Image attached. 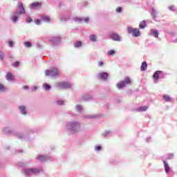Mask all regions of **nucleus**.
<instances>
[{"label":"nucleus","instance_id":"de8ad7c7","mask_svg":"<svg viewBox=\"0 0 177 177\" xmlns=\"http://www.w3.org/2000/svg\"><path fill=\"white\" fill-rule=\"evenodd\" d=\"M0 60H3V53L0 52Z\"/></svg>","mask_w":177,"mask_h":177},{"label":"nucleus","instance_id":"a211bd4d","mask_svg":"<svg viewBox=\"0 0 177 177\" xmlns=\"http://www.w3.org/2000/svg\"><path fill=\"white\" fill-rule=\"evenodd\" d=\"M41 19L42 21H44L45 23H50V21H52V19H50V17L47 15H41Z\"/></svg>","mask_w":177,"mask_h":177},{"label":"nucleus","instance_id":"09e8293b","mask_svg":"<svg viewBox=\"0 0 177 177\" xmlns=\"http://www.w3.org/2000/svg\"><path fill=\"white\" fill-rule=\"evenodd\" d=\"M37 89H38V86H35L32 88V91H33V92H35V91H37Z\"/></svg>","mask_w":177,"mask_h":177},{"label":"nucleus","instance_id":"5fc2aeb1","mask_svg":"<svg viewBox=\"0 0 177 177\" xmlns=\"http://www.w3.org/2000/svg\"><path fill=\"white\" fill-rule=\"evenodd\" d=\"M174 42L177 43V38L174 40Z\"/></svg>","mask_w":177,"mask_h":177},{"label":"nucleus","instance_id":"0eeeda50","mask_svg":"<svg viewBox=\"0 0 177 177\" xmlns=\"http://www.w3.org/2000/svg\"><path fill=\"white\" fill-rule=\"evenodd\" d=\"M72 85L70 82H62L57 84V88L58 89H70Z\"/></svg>","mask_w":177,"mask_h":177},{"label":"nucleus","instance_id":"ea45409f","mask_svg":"<svg viewBox=\"0 0 177 177\" xmlns=\"http://www.w3.org/2000/svg\"><path fill=\"white\" fill-rule=\"evenodd\" d=\"M95 150V151H100L102 150V146H96Z\"/></svg>","mask_w":177,"mask_h":177},{"label":"nucleus","instance_id":"4be33fe9","mask_svg":"<svg viewBox=\"0 0 177 177\" xmlns=\"http://www.w3.org/2000/svg\"><path fill=\"white\" fill-rule=\"evenodd\" d=\"M89 39L91 42H97V37H96V35H91L89 36Z\"/></svg>","mask_w":177,"mask_h":177},{"label":"nucleus","instance_id":"a19ab883","mask_svg":"<svg viewBox=\"0 0 177 177\" xmlns=\"http://www.w3.org/2000/svg\"><path fill=\"white\" fill-rule=\"evenodd\" d=\"M121 12H122V8L119 7L116 9V12L117 13H121Z\"/></svg>","mask_w":177,"mask_h":177},{"label":"nucleus","instance_id":"f257e3e1","mask_svg":"<svg viewBox=\"0 0 177 177\" xmlns=\"http://www.w3.org/2000/svg\"><path fill=\"white\" fill-rule=\"evenodd\" d=\"M66 129L70 133H78L81 131V122L78 121H70L66 124Z\"/></svg>","mask_w":177,"mask_h":177},{"label":"nucleus","instance_id":"6e6552de","mask_svg":"<svg viewBox=\"0 0 177 177\" xmlns=\"http://www.w3.org/2000/svg\"><path fill=\"white\" fill-rule=\"evenodd\" d=\"M130 83H131V79H129V77H126L124 78V80L118 82L116 84V86L117 88H118V89H122V88H124L125 85H128V84H130Z\"/></svg>","mask_w":177,"mask_h":177},{"label":"nucleus","instance_id":"79ce46f5","mask_svg":"<svg viewBox=\"0 0 177 177\" xmlns=\"http://www.w3.org/2000/svg\"><path fill=\"white\" fill-rule=\"evenodd\" d=\"M96 115H88L85 116V118H95Z\"/></svg>","mask_w":177,"mask_h":177},{"label":"nucleus","instance_id":"b1692460","mask_svg":"<svg viewBox=\"0 0 177 177\" xmlns=\"http://www.w3.org/2000/svg\"><path fill=\"white\" fill-rule=\"evenodd\" d=\"M43 88L45 91H50V89L52 88V86L46 83H44L43 84Z\"/></svg>","mask_w":177,"mask_h":177},{"label":"nucleus","instance_id":"a18cd8bd","mask_svg":"<svg viewBox=\"0 0 177 177\" xmlns=\"http://www.w3.org/2000/svg\"><path fill=\"white\" fill-rule=\"evenodd\" d=\"M31 21H32V19H31V17H28L26 19V23H31Z\"/></svg>","mask_w":177,"mask_h":177},{"label":"nucleus","instance_id":"dca6fc26","mask_svg":"<svg viewBox=\"0 0 177 177\" xmlns=\"http://www.w3.org/2000/svg\"><path fill=\"white\" fill-rule=\"evenodd\" d=\"M41 3L39 2H34L30 5V9L34 10V9H38L41 8Z\"/></svg>","mask_w":177,"mask_h":177},{"label":"nucleus","instance_id":"c9c22d12","mask_svg":"<svg viewBox=\"0 0 177 177\" xmlns=\"http://www.w3.org/2000/svg\"><path fill=\"white\" fill-rule=\"evenodd\" d=\"M75 110L76 111H80L81 110H82V106L80 104H77L75 106Z\"/></svg>","mask_w":177,"mask_h":177},{"label":"nucleus","instance_id":"39448f33","mask_svg":"<svg viewBox=\"0 0 177 177\" xmlns=\"http://www.w3.org/2000/svg\"><path fill=\"white\" fill-rule=\"evenodd\" d=\"M127 32L128 34H132L133 37H136V38L140 37V30L139 28H133L129 26L127 27Z\"/></svg>","mask_w":177,"mask_h":177},{"label":"nucleus","instance_id":"bb28decb","mask_svg":"<svg viewBox=\"0 0 177 177\" xmlns=\"http://www.w3.org/2000/svg\"><path fill=\"white\" fill-rule=\"evenodd\" d=\"M146 28V21H142L139 24V28L143 30V28Z\"/></svg>","mask_w":177,"mask_h":177},{"label":"nucleus","instance_id":"c03bdc74","mask_svg":"<svg viewBox=\"0 0 177 177\" xmlns=\"http://www.w3.org/2000/svg\"><path fill=\"white\" fill-rule=\"evenodd\" d=\"M169 9L172 12L175 11V6H171L170 7H169Z\"/></svg>","mask_w":177,"mask_h":177},{"label":"nucleus","instance_id":"423d86ee","mask_svg":"<svg viewBox=\"0 0 177 177\" xmlns=\"http://www.w3.org/2000/svg\"><path fill=\"white\" fill-rule=\"evenodd\" d=\"M49 42L53 46H59L62 42V38L59 36H54L49 39Z\"/></svg>","mask_w":177,"mask_h":177},{"label":"nucleus","instance_id":"2f4dec72","mask_svg":"<svg viewBox=\"0 0 177 177\" xmlns=\"http://www.w3.org/2000/svg\"><path fill=\"white\" fill-rule=\"evenodd\" d=\"M6 91V87L3 84H0V93H3Z\"/></svg>","mask_w":177,"mask_h":177},{"label":"nucleus","instance_id":"cd10ccee","mask_svg":"<svg viewBox=\"0 0 177 177\" xmlns=\"http://www.w3.org/2000/svg\"><path fill=\"white\" fill-rule=\"evenodd\" d=\"M149 107L144 106H140L139 107L137 110L138 111H147V110H148Z\"/></svg>","mask_w":177,"mask_h":177},{"label":"nucleus","instance_id":"e433bc0d","mask_svg":"<svg viewBox=\"0 0 177 177\" xmlns=\"http://www.w3.org/2000/svg\"><path fill=\"white\" fill-rule=\"evenodd\" d=\"M174 158V153H168L167 159V160H172Z\"/></svg>","mask_w":177,"mask_h":177},{"label":"nucleus","instance_id":"f3484780","mask_svg":"<svg viewBox=\"0 0 177 177\" xmlns=\"http://www.w3.org/2000/svg\"><path fill=\"white\" fill-rule=\"evenodd\" d=\"M19 113L22 115H27V107L23 105L19 106Z\"/></svg>","mask_w":177,"mask_h":177},{"label":"nucleus","instance_id":"4c0bfd02","mask_svg":"<svg viewBox=\"0 0 177 177\" xmlns=\"http://www.w3.org/2000/svg\"><path fill=\"white\" fill-rule=\"evenodd\" d=\"M8 46H10V48H13V46H15V43L13 42V41H9Z\"/></svg>","mask_w":177,"mask_h":177},{"label":"nucleus","instance_id":"f03ea898","mask_svg":"<svg viewBox=\"0 0 177 177\" xmlns=\"http://www.w3.org/2000/svg\"><path fill=\"white\" fill-rule=\"evenodd\" d=\"M42 169L41 168H24L22 169V174L24 176H32V175H38Z\"/></svg>","mask_w":177,"mask_h":177},{"label":"nucleus","instance_id":"c756f323","mask_svg":"<svg viewBox=\"0 0 177 177\" xmlns=\"http://www.w3.org/2000/svg\"><path fill=\"white\" fill-rule=\"evenodd\" d=\"M82 46V42L79 41L74 44V47L76 48H81Z\"/></svg>","mask_w":177,"mask_h":177},{"label":"nucleus","instance_id":"412c9836","mask_svg":"<svg viewBox=\"0 0 177 177\" xmlns=\"http://www.w3.org/2000/svg\"><path fill=\"white\" fill-rule=\"evenodd\" d=\"M6 78L7 81H13L14 80L13 75L11 73H8L6 75Z\"/></svg>","mask_w":177,"mask_h":177},{"label":"nucleus","instance_id":"f8f14e48","mask_svg":"<svg viewBox=\"0 0 177 177\" xmlns=\"http://www.w3.org/2000/svg\"><path fill=\"white\" fill-rule=\"evenodd\" d=\"M73 21L75 23H88L89 21V17H75Z\"/></svg>","mask_w":177,"mask_h":177},{"label":"nucleus","instance_id":"f704fd0d","mask_svg":"<svg viewBox=\"0 0 177 177\" xmlns=\"http://www.w3.org/2000/svg\"><path fill=\"white\" fill-rule=\"evenodd\" d=\"M56 103L58 106H63L64 105V100H58L56 101Z\"/></svg>","mask_w":177,"mask_h":177},{"label":"nucleus","instance_id":"603ef678","mask_svg":"<svg viewBox=\"0 0 177 177\" xmlns=\"http://www.w3.org/2000/svg\"><path fill=\"white\" fill-rule=\"evenodd\" d=\"M147 142H150V140H151V138L149 137L148 138H147Z\"/></svg>","mask_w":177,"mask_h":177},{"label":"nucleus","instance_id":"5701e85b","mask_svg":"<svg viewBox=\"0 0 177 177\" xmlns=\"http://www.w3.org/2000/svg\"><path fill=\"white\" fill-rule=\"evenodd\" d=\"M141 71H146L147 70V62H143L141 64Z\"/></svg>","mask_w":177,"mask_h":177},{"label":"nucleus","instance_id":"2eb2a0df","mask_svg":"<svg viewBox=\"0 0 177 177\" xmlns=\"http://www.w3.org/2000/svg\"><path fill=\"white\" fill-rule=\"evenodd\" d=\"M37 158L39 161H48L50 160L51 158L48 155H39Z\"/></svg>","mask_w":177,"mask_h":177},{"label":"nucleus","instance_id":"393cba45","mask_svg":"<svg viewBox=\"0 0 177 177\" xmlns=\"http://www.w3.org/2000/svg\"><path fill=\"white\" fill-rule=\"evenodd\" d=\"M151 32L154 35L155 38H158V30L156 29H151Z\"/></svg>","mask_w":177,"mask_h":177},{"label":"nucleus","instance_id":"6ab92c4d","mask_svg":"<svg viewBox=\"0 0 177 177\" xmlns=\"http://www.w3.org/2000/svg\"><path fill=\"white\" fill-rule=\"evenodd\" d=\"M163 164H164V167H165V171L166 174H168L169 172V171H171V167H169V165L165 160H163Z\"/></svg>","mask_w":177,"mask_h":177},{"label":"nucleus","instance_id":"a878e982","mask_svg":"<svg viewBox=\"0 0 177 177\" xmlns=\"http://www.w3.org/2000/svg\"><path fill=\"white\" fill-rule=\"evenodd\" d=\"M163 100H165V102H171L172 100V98H171V97H169V95H164Z\"/></svg>","mask_w":177,"mask_h":177},{"label":"nucleus","instance_id":"3c124183","mask_svg":"<svg viewBox=\"0 0 177 177\" xmlns=\"http://www.w3.org/2000/svg\"><path fill=\"white\" fill-rule=\"evenodd\" d=\"M103 64H104L103 62H98L99 67H102V66H103Z\"/></svg>","mask_w":177,"mask_h":177},{"label":"nucleus","instance_id":"4468645a","mask_svg":"<svg viewBox=\"0 0 177 177\" xmlns=\"http://www.w3.org/2000/svg\"><path fill=\"white\" fill-rule=\"evenodd\" d=\"M162 71H157L153 75V82L157 84L158 80H160V74H162Z\"/></svg>","mask_w":177,"mask_h":177},{"label":"nucleus","instance_id":"aec40b11","mask_svg":"<svg viewBox=\"0 0 177 177\" xmlns=\"http://www.w3.org/2000/svg\"><path fill=\"white\" fill-rule=\"evenodd\" d=\"M93 97L90 94H85L82 97V100H85L86 102H88V100H91V99H93Z\"/></svg>","mask_w":177,"mask_h":177},{"label":"nucleus","instance_id":"49530a36","mask_svg":"<svg viewBox=\"0 0 177 177\" xmlns=\"http://www.w3.org/2000/svg\"><path fill=\"white\" fill-rule=\"evenodd\" d=\"M35 22V24H37V26H39V24H41V20L39 19H36Z\"/></svg>","mask_w":177,"mask_h":177},{"label":"nucleus","instance_id":"7ed1b4c3","mask_svg":"<svg viewBox=\"0 0 177 177\" xmlns=\"http://www.w3.org/2000/svg\"><path fill=\"white\" fill-rule=\"evenodd\" d=\"M2 131L6 135H15L17 138L21 139V140L26 139V136H24V135H23L21 133L15 132L13 129H11L10 127H3Z\"/></svg>","mask_w":177,"mask_h":177},{"label":"nucleus","instance_id":"8fccbe9b","mask_svg":"<svg viewBox=\"0 0 177 177\" xmlns=\"http://www.w3.org/2000/svg\"><path fill=\"white\" fill-rule=\"evenodd\" d=\"M60 20H61V21H67V18H66V17H61Z\"/></svg>","mask_w":177,"mask_h":177},{"label":"nucleus","instance_id":"c85d7f7f","mask_svg":"<svg viewBox=\"0 0 177 177\" xmlns=\"http://www.w3.org/2000/svg\"><path fill=\"white\" fill-rule=\"evenodd\" d=\"M113 132L111 131H105L104 133H102V136H104L105 138L107 136H110Z\"/></svg>","mask_w":177,"mask_h":177},{"label":"nucleus","instance_id":"7c9ffc66","mask_svg":"<svg viewBox=\"0 0 177 177\" xmlns=\"http://www.w3.org/2000/svg\"><path fill=\"white\" fill-rule=\"evenodd\" d=\"M152 12L151 15L153 17V19H156V17H157V11L156 10V9H154V8H151Z\"/></svg>","mask_w":177,"mask_h":177},{"label":"nucleus","instance_id":"9d476101","mask_svg":"<svg viewBox=\"0 0 177 177\" xmlns=\"http://www.w3.org/2000/svg\"><path fill=\"white\" fill-rule=\"evenodd\" d=\"M19 19L20 15L14 11L10 17L11 21H12L14 24H16L19 21Z\"/></svg>","mask_w":177,"mask_h":177},{"label":"nucleus","instance_id":"1a4fd4ad","mask_svg":"<svg viewBox=\"0 0 177 177\" xmlns=\"http://www.w3.org/2000/svg\"><path fill=\"white\" fill-rule=\"evenodd\" d=\"M18 10L15 11V13H17L21 16V15H24L26 13V10L24 9V6H23L22 2H19L17 5Z\"/></svg>","mask_w":177,"mask_h":177},{"label":"nucleus","instance_id":"9b49d317","mask_svg":"<svg viewBox=\"0 0 177 177\" xmlns=\"http://www.w3.org/2000/svg\"><path fill=\"white\" fill-rule=\"evenodd\" d=\"M110 37L113 41H116L118 42H121V41H122V37L115 32L111 33Z\"/></svg>","mask_w":177,"mask_h":177},{"label":"nucleus","instance_id":"58836bf2","mask_svg":"<svg viewBox=\"0 0 177 177\" xmlns=\"http://www.w3.org/2000/svg\"><path fill=\"white\" fill-rule=\"evenodd\" d=\"M36 48H37V49H42V48H44V46H42V44L37 43L36 44Z\"/></svg>","mask_w":177,"mask_h":177},{"label":"nucleus","instance_id":"ddd939ff","mask_svg":"<svg viewBox=\"0 0 177 177\" xmlns=\"http://www.w3.org/2000/svg\"><path fill=\"white\" fill-rule=\"evenodd\" d=\"M97 78L102 81H107L109 78V73L107 72H101L97 74Z\"/></svg>","mask_w":177,"mask_h":177},{"label":"nucleus","instance_id":"473e14b6","mask_svg":"<svg viewBox=\"0 0 177 177\" xmlns=\"http://www.w3.org/2000/svg\"><path fill=\"white\" fill-rule=\"evenodd\" d=\"M24 45L26 48H31L32 46V44H31V42L30 41L25 42Z\"/></svg>","mask_w":177,"mask_h":177},{"label":"nucleus","instance_id":"864d4df0","mask_svg":"<svg viewBox=\"0 0 177 177\" xmlns=\"http://www.w3.org/2000/svg\"><path fill=\"white\" fill-rule=\"evenodd\" d=\"M24 89H28V86H24Z\"/></svg>","mask_w":177,"mask_h":177},{"label":"nucleus","instance_id":"20e7f679","mask_svg":"<svg viewBox=\"0 0 177 177\" xmlns=\"http://www.w3.org/2000/svg\"><path fill=\"white\" fill-rule=\"evenodd\" d=\"M59 74H60V72L57 68H51L50 70L45 71L46 77L55 78V77H59Z\"/></svg>","mask_w":177,"mask_h":177},{"label":"nucleus","instance_id":"72a5a7b5","mask_svg":"<svg viewBox=\"0 0 177 177\" xmlns=\"http://www.w3.org/2000/svg\"><path fill=\"white\" fill-rule=\"evenodd\" d=\"M109 56H113V55H115V50H110L108 51Z\"/></svg>","mask_w":177,"mask_h":177},{"label":"nucleus","instance_id":"37998d69","mask_svg":"<svg viewBox=\"0 0 177 177\" xmlns=\"http://www.w3.org/2000/svg\"><path fill=\"white\" fill-rule=\"evenodd\" d=\"M20 64V62H15L14 64H13V67H19V65Z\"/></svg>","mask_w":177,"mask_h":177}]
</instances>
